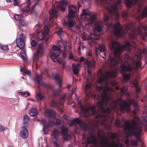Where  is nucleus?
<instances>
[{
    "instance_id": "f257e3e1",
    "label": "nucleus",
    "mask_w": 147,
    "mask_h": 147,
    "mask_svg": "<svg viewBox=\"0 0 147 147\" xmlns=\"http://www.w3.org/2000/svg\"><path fill=\"white\" fill-rule=\"evenodd\" d=\"M100 77L98 80V82L101 84L102 85L97 86V89L99 90H103L102 92L100 95L95 94L93 99L96 101V106H89L88 108L86 105L81 101L78 102V106L81 110V114L83 117L87 118L90 115H94L96 123H100L106 126L108 121V117L98 114L97 111L101 113H110L111 111H117L118 107L120 108L121 112L123 113L128 112L129 111V107L131 104L135 107L133 111L134 114H136L138 111L139 109L137 102L130 100L128 102L112 100L109 97L108 93L110 88L108 86L109 79L113 74H100Z\"/></svg>"
},
{
    "instance_id": "f03ea898",
    "label": "nucleus",
    "mask_w": 147,
    "mask_h": 147,
    "mask_svg": "<svg viewBox=\"0 0 147 147\" xmlns=\"http://www.w3.org/2000/svg\"><path fill=\"white\" fill-rule=\"evenodd\" d=\"M124 129L126 132V137L128 138L132 136H134L136 140H132L131 143L134 146L139 145V142L141 141L140 138L142 130V125L139 123L135 120L133 121L130 124L128 120H126L124 122Z\"/></svg>"
},
{
    "instance_id": "7ed1b4c3",
    "label": "nucleus",
    "mask_w": 147,
    "mask_h": 147,
    "mask_svg": "<svg viewBox=\"0 0 147 147\" xmlns=\"http://www.w3.org/2000/svg\"><path fill=\"white\" fill-rule=\"evenodd\" d=\"M141 57L139 55L138 57L131 58L127 60L123 64H121L120 71L121 74H123L126 71L132 72L141 67V63L140 59Z\"/></svg>"
},
{
    "instance_id": "20e7f679",
    "label": "nucleus",
    "mask_w": 147,
    "mask_h": 147,
    "mask_svg": "<svg viewBox=\"0 0 147 147\" xmlns=\"http://www.w3.org/2000/svg\"><path fill=\"white\" fill-rule=\"evenodd\" d=\"M69 13L68 18H69L66 23V25L68 28L69 30H72V28L76 24L75 21L71 19V18L75 17V12L76 11V7L72 5H68Z\"/></svg>"
},
{
    "instance_id": "39448f33",
    "label": "nucleus",
    "mask_w": 147,
    "mask_h": 147,
    "mask_svg": "<svg viewBox=\"0 0 147 147\" xmlns=\"http://www.w3.org/2000/svg\"><path fill=\"white\" fill-rule=\"evenodd\" d=\"M42 74H36L35 76V78H32V79L34 80L35 82H36L39 86H44L47 87L51 90L55 96H59L60 91L59 89H54L51 88L49 85H46L44 82H42Z\"/></svg>"
},
{
    "instance_id": "423d86ee",
    "label": "nucleus",
    "mask_w": 147,
    "mask_h": 147,
    "mask_svg": "<svg viewBox=\"0 0 147 147\" xmlns=\"http://www.w3.org/2000/svg\"><path fill=\"white\" fill-rule=\"evenodd\" d=\"M101 23L99 21H97L95 23L94 29V34L91 33L89 36H84V35L82 37L83 39L85 40H90L92 41H94L95 39H99V37L98 35L94 34L97 31L98 32H100L102 29V27L101 25Z\"/></svg>"
},
{
    "instance_id": "0eeeda50",
    "label": "nucleus",
    "mask_w": 147,
    "mask_h": 147,
    "mask_svg": "<svg viewBox=\"0 0 147 147\" xmlns=\"http://www.w3.org/2000/svg\"><path fill=\"white\" fill-rule=\"evenodd\" d=\"M100 147H122V145L119 142H115L113 141L111 143H109V141L108 138L105 135L102 136V138L100 140Z\"/></svg>"
},
{
    "instance_id": "6e6552de",
    "label": "nucleus",
    "mask_w": 147,
    "mask_h": 147,
    "mask_svg": "<svg viewBox=\"0 0 147 147\" xmlns=\"http://www.w3.org/2000/svg\"><path fill=\"white\" fill-rule=\"evenodd\" d=\"M52 49L53 50L51 53L50 58L53 61H58L61 63L59 59L60 48L54 45L52 47Z\"/></svg>"
},
{
    "instance_id": "1a4fd4ad",
    "label": "nucleus",
    "mask_w": 147,
    "mask_h": 147,
    "mask_svg": "<svg viewBox=\"0 0 147 147\" xmlns=\"http://www.w3.org/2000/svg\"><path fill=\"white\" fill-rule=\"evenodd\" d=\"M61 123V120L56 118H54L53 121L52 120H49L48 124L46 123V122L44 120L40 122V124L43 126V131L45 132L47 131L48 127L54 125H59Z\"/></svg>"
},
{
    "instance_id": "9d476101",
    "label": "nucleus",
    "mask_w": 147,
    "mask_h": 147,
    "mask_svg": "<svg viewBox=\"0 0 147 147\" xmlns=\"http://www.w3.org/2000/svg\"><path fill=\"white\" fill-rule=\"evenodd\" d=\"M80 62L85 61L86 62L85 66L86 69L85 70H86L88 74H91L92 70L93 69L95 66V62L94 61H88L87 59H85L83 57H81L80 59Z\"/></svg>"
},
{
    "instance_id": "9b49d317",
    "label": "nucleus",
    "mask_w": 147,
    "mask_h": 147,
    "mask_svg": "<svg viewBox=\"0 0 147 147\" xmlns=\"http://www.w3.org/2000/svg\"><path fill=\"white\" fill-rule=\"evenodd\" d=\"M88 134L87 138V141L88 144L93 143L96 144L97 142L96 135L93 130L88 128L86 131Z\"/></svg>"
},
{
    "instance_id": "f8f14e48",
    "label": "nucleus",
    "mask_w": 147,
    "mask_h": 147,
    "mask_svg": "<svg viewBox=\"0 0 147 147\" xmlns=\"http://www.w3.org/2000/svg\"><path fill=\"white\" fill-rule=\"evenodd\" d=\"M81 15L82 16H84L87 19V22L90 24H92L96 18V15L87 13L84 9L83 10L82 13L81 14Z\"/></svg>"
},
{
    "instance_id": "ddd939ff",
    "label": "nucleus",
    "mask_w": 147,
    "mask_h": 147,
    "mask_svg": "<svg viewBox=\"0 0 147 147\" xmlns=\"http://www.w3.org/2000/svg\"><path fill=\"white\" fill-rule=\"evenodd\" d=\"M49 32V30L47 25L44 26V31H38L37 32V38L38 40H40L43 39L45 37L47 36Z\"/></svg>"
},
{
    "instance_id": "4468645a",
    "label": "nucleus",
    "mask_w": 147,
    "mask_h": 147,
    "mask_svg": "<svg viewBox=\"0 0 147 147\" xmlns=\"http://www.w3.org/2000/svg\"><path fill=\"white\" fill-rule=\"evenodd\" d=\"M95 52L96 55H98L99 54L101 57L104 59L106 58L105 47L104 45L100 44L98 47L96 48Z\"/></svg>"
},
{
    "instance_id": "2eb2a0df",
    "label": "nucleus",
    "mask_w": 147,
    "mask_h": 147,
    "mask_svg": "<svg viewBox=\"0 0 147 147\" xmlns=\"http://www.w3.org/2000/svg\"><path fill=\"white\" fill-rule=\"evenodd\" d=\"M53 136L52 139V142L55 147H59L58 144V136L59 134V131L57 129L54 130L52 132Z\"/></svg>"
},
{
    "instance_id": "dca6fc26",
    "label": "nucleus",
    "mask_w": 147,
    "mask_h": 147,
    "mask_svg": "<svg viewBox=\"0 0 147 147\" xmlns=\"http://www.w3.org/2000/svg\"><path fill=\"white\" fill-rule=\"evenodd\" d=\"M26 36L23 33H21L20 35V37L18 38L16 40V43L17 46L20 49H21L24 47L25 45V39Z\"/></svg>"
},
{
    "instance_id": "f3484780",
    "label": "nucleus",
    "mask_w": 147,
    "mask_h": 147,
    "mask_svg": "<svg viewBox=\"0 0 147 147\" xmlns=\"http://www.w3.org/2000/svg\"><path fill=\"white\" fill-rule=\"evenodd\" d=\"M69 3V2L67 0H61L57 3V5L58 8H59L62 12H64Z\"/></svg>"
},
{
    "instance_id": "a211bd4d",
    "label": "nucleus",
    "mask_w": 147,
    "mask_h": 147,
    "mask_svg": "<svg viewBox=\"0 0 147 147\" xmlns=\"http://www.w3.org/2000/svg\"><path fill=\"white\" fill-rule=\"evenodd\" d=\"M66 99V95H63L60 99L59 102L57 103V101L54 100H53L51 102V106L53 107H58L60 105H63Z\"/></svg>"
},
{
    "instance_id": "6ab92c4d",
    "label": "nucleus",
    "mask_w": 147,
    "mask_h": 147,
    "mask_svg": "<svg viewBox=\"0 0 147 147\" xmlns=\"http://www.w3.org/2000/svg\"><path fill=\"white\" fill-rule=\"evenodd\" d=\"M58 10L57 8H53L49 12L50 19L54 24H55L56 22L53 21L52 19L54 17L56 18L58 16Z\"/></svg>"
},
{
    "instance_id": "aec40b11",
    "label": "nucleus",
    "mask_w": 147,
    "mask_h": 147,
    "mask_svg": "<svg viewBox=\"0 0 147 147\" xmlns=\"http://www.w3.org/2000/svg\"><path fill=\"white\" fill-rule=\"evenodd\" d=\"M44 49L43 48L42 45V44H39L36 53V59L38 60L39 57H42L44 53Z\"/></svg>"
},
{
    "instance_id": "412c9836",
    "label": "nucleus",
    "mask_w": 147,
    "mask_h": 147,
    "mask_svg": "<svg viewBox=\"0 0 147 147\" xmlns=\"http://www.w3.org/2000/svg\"><path fill=\"white\" fill-rule=\"evenodd\" d=\"M36 98L37 100L39 101L43 100L45 98L44 93L40 89L39 87L38 91L36 92Z\"/></svg>"
},
{
    "instance_id": "4be33fe9",
    "label": "nucleus",
    "mask_w": 147,
    "mask_h": 147,
    "mask_svg": "<svg viewBox=\"0 0 147 147\" xmlns=\"http://www.w3.org/2000/svg\"><path fill=\"white\" fill-rule=\"evenodd\" d=\"M61 132L64 139L68 140L70 139V136L68 133V129L67 128L63 127L61 129Z\"/></svg>"
},
{
    "instance_id": "5701e85b",
    "label": "nucleus",
    "mask_w": 147,
    "mask_h": 147,
    "mask_svg": "<svg viewBox=\"0 0 147 147\" xmlns=\"http://www.w3.org/2000/svg\"><path fill=\"white\" fill-rule=\"evenodd\" d=\"M83 84L82 86L84 88L85 91L89 92L91 88V83L89 81L87 80Z\"/></svg>"
},
{
    "instance_id": "b1692460",
    "label": "nucleus",
    "mask_w": 147,
    "mask_h": 147,
    "mask_svg": "<svg viewBox=\"0 0 147 147\" xmlns=\"http://www.w3.org/2000/svg\"><path fill=\"white\" fill-rule=\"evenodd\" d=\"M139 80V79H138V78H136L133 81V84L135 87L136 93L137 94L140 93L141 90L140 87L138 85V81Z\"/></svg>"
},
{
    "instance_id": "393cba45",
    "label": "nucleus",
    "mask_w": 147,
    "mask_h": 147,
    "mask_svg": "<svg viewBox=\"0 0 147 147\" xmlns=\"http://www.w3.org/2000/svg\"><path fill=\"white\" fill-rule=\"evenodd\" d=\"M48 76H50V75H52L53 76V78H50L51 79L53 78L55 81L57 82L58 85L59 86V88L61 87V83L62 82V79L61 77L59 76L58 75H56L55 76H54V74H47Z\"/></svg>"
},
{
    "instance_id": "a878e982",
    "label": "nucleus",
    "mask_w": 147,
    "mask_h": 147,
    "mask_svg": "<svg viewBox=\"0 0 147 147\" xmlns=\"http://www.w3.org/2000/svg\"><path fill=\"white\" fill-rule=\"evenodd\" d=\"M81 63H74L72 64L73 71L74 74H78L79 71L80 69Z\"/></svg>"
},
{
    "instance_id": "bb28decb",
    "label": "nucleus",
    "mask_w": 147,
    "mask_h": 147,
    "mask_svg": "<svg viewBox=\"0 0 147 147\" xmlns=\"http://www.w3.org/2000/svg\"><path fill=\"white\" fill-rule=\"evenodd\" d=\"M46 115L50 118H52L55 116L54 111L52 109H48L45 112Z\"/></svg>"
},
{
    "instance_id": "cd10ccee",
    "label": "nucleus",
    "mask_w": 147,
    "mask_h": 147,
    "mask_svg": "<svg viewBox=\"0 0 147 147\" xmlns=\"http://www.w3.org/2000/svg\"><path fill=\"white\" fill-rule=\"evenodd\" d=\"M21 136L24 138H27L28 135V130L25 127H23L22 129L20 132Z\"/></svg>"
},
{
    "instance_id": "c85d7f7f",
    "label": "nucleus",
    "mask_w": 147,
    "mask_h": 147,
    "mask_svg": "<svg viewBox=\"0 0 147 147\" xmlns=\"http://www.w3.org/2000/svg\"><path fill=\"white\" fill-rule=\"evenodd\" d=\"M30 0H26V1L24 3V5L26 6L27 9L23 11V13H28L29 10L30 9V8L29 7L31 4L30 2Z\"/></svg>"
},
{
    "instance_id": "c756f323",
    "label": "nucleus",
    "mask_w": 147,
    "mask_h": 147,
    "mask_svg": "<svg viewBox=\"0 0 147 147\" xmlns=\"http://www.w3.org/2000/svg\"><path fill=\"white\" fill-rule=\"evenodd\" d=\"M108 136L109 138L113 140L117 137L118 134L117 133L111 132L108 133Z\"/></svg>"
},
{
    "instance_id": "7c9ffc66",
    "label": "nucleus",
    "mask_w": 147,
    "mask_h": 147,
    "mask_svg": "<svg viewBox=\"0 0 147 147\" xmlns=\"http://www.w3.org/2000/svg\"><path fill=\"white\" fill-rule=\"evenodd\" d=\"M29 117L27 115H24L23 117V124L26 125L27 124L29 121Z\"/></svg>"
},
{
    "instance_id": "2f4dec72",
    "label": "nucleus",
    "mask_w": 147,
    "mask_h": 147,
    "mask_svg": "<svg viewBox=\"0 0 147 147\" xmlns=\"http://www.w3.org/2000/svg\"><path fill=\"white\" fill-rule=\"evenodd\" d=\"M30 114L31 116H34L38 114V111L35 109H32L30 110Z\"/></svg>"
},
{
    "instance_id": "473e14b6",
    "label": "nucleus",
    "mask_w": 147,
    "mask_h": 147,
    "mask_svg": "<svg viewBox=\"0 0 147 147\" xmlns=\"http://www.w3.org/2000/svg\"><path fill=\"white\" fill-rule=\"evenodd\" d=\"M20 54L22 57L23 60H26L27 59V57L25 52L23 50H22L20 52Z\"/></svg>"
},
{
    "instance_id": "72a5a7b5",
    "label": "nucleus",
    "mask_w": 147,
    "mask_h": 147,
    "mask_svg": "<svg viewBox=\"0 0 147 147\" xmlns=\"http://www.w3.org/2000/svg\"><path fill=\"white\" fill-rule=\"evenodd\" d=\"M114 125L115 126L117 127H121L120 121L119 119H116L115 121Z\"/></svg>"
},
{
    "instance_id": "f704fd0d",
    "label": "nucleus",
    "mask_w": 147,
    "mask_h": 147,
    "mask_svg": "<svg viewBox=\"0 0 147 147\" xmlns=\"http://www.w3.org/2000/svg\"><path fill=\"white\" fill-rule=\"evenodd\" d=\"M124 80L125 81L128 80L130 78V74H122Z\"/></svg>"
},
{
    "instance_id": "c9c22d12",
    "label": "nucleus",
    "mask_w": 147,
    "mask_h": 147,
    "mask_svg": "<svg viewBox=\"0 0 147 147\" xmlns=\"http://www.w3.org/2000/svg\"><path fill=\"white\" fill-rule=\"evenodd\" d=\"M74 123H76L79 124L80 125V127H81V121L79 119H78L77 118H75L73 119Z\"/></svg>"
},
{
    "instance_id": "e433bc0d",
    "label": "nucleus",
    "mask_w": 147,
    "mask_h": 147,
    "mask_svg": "<svg viewBox=\"0 0 147 147\" xmlns=\"http://www.w3.org/2000/svg\"><path fill=\"white\" fill-rule=\"evenodd\" d=\"M22 16L19 15H16L14 16V18L16 20L21 21L22 20Z\"/></svg>"
},
{
    "instance_id": "4c0bfd02",
    "label": "nucleus",
    "mask_w": 147,
    "mask_h": 147,
    "mask_svg": "<svg viewBox=\"0 0 147 147\" xmlns=\"http://www.w3.org/2000/svg\"><path fill=\"white\" fill-rule=\"evenodd\" d=\"M20 93L22 96H24V97H26L30 95L29 93L27 92H20Z\"/></svg>"
},
{
    "instance_id": "58836bf2",
    "label": "nucleus",
    "mask_w": 147,
    "mask_h": 147,
    "mask_svg": "<svg viewBox=\"0 0 147 147\" xmlns=\"http://www.w3.org/2000/svg\"><path fill=\"white\" fill-rule=\"evenodd\" d=\"M37 43L34 40H32L30 42V44L32 47H35L37 45Z\"/></svg>"
},
{
    "instance_id": "ea45409f",
    "label": "nucleus",
    "mask_w": 147,
    "mask_h": 147,
    "mask_svg": "<svg viewBox=\"0 0 147 147\" xmlns=\"http://www.w3.org/2000/svg\"><path fill=\"white\" fill-rule=\"evenodd\" d=\"M20 70L21 72H22V71L23 72V74H30L31 73V71L29 70H28L26 69H23V70L22 67H21L20 69Z\"/></svg>"
},
{
    "instance_id": "a19ab883",
    "label": "nucleus",
    "mask_w": 147,
    "mask_h": 147,
    "mask_svg": "<svg viewBox=\"0 0 147 147\" xmlns=\"http://www.w3.org/2000/svg\"><path fill=\"white\" fill-rule=\"evenodd\" d=\"M122 16L123 18H125L128 17V15L127 12L123 11L122 13Z\"/></svg>"
},
{
    "instance_id": "79ce46f5",
    "label": "nucleus",
    "mask_w": 147,
    "mask_h": 147,
    "mask_svg": "<svg viewBox=\"0 0 147 147\" xmlns=\"http://www.w3.org/2000/svg\"><path fill=\"white\" fill-rule=\"evenodd\" d=\"M57 34L60 37H61L63 35V32L61 30H59L57 32Z\"/></svg>"
},
{
    "instance_id": "37998d69",
    "label": "nucleus",
    "mask_w": 147,
    "mask_h": 147,
    "mask_svg": "<svg viewBox=\"0 0 147 147\" xmlns=\"http://www.w3.org/2000/svg\"><path fill=\"white\" fill-rule=\"evenodd\" d=\"M0 49L3 50H8V47L7 46H3L0 45Z\"/></svg>"
},
{
    "instance_id": "c03bdc74",
    "label": "nucleus",
    "mask_w": 147,
    "mask_h": 147,
    "mask_svg": "<svg viewBox=\"0 0 147 147\" xmlns=\"http://www.w3.org/2000/svg\"><path fill=\"white\" fill-rule=\"evenodd\" d=\"M141 26L142 28L145 30L147 31V25L145 23H144L142 24Z\"/></svg>"
},
{
    "instance_id": "a18cd8bd",
    "label": "nucleus",
    "mask_w": 147,
    "mask_h": 147,
    "mask_svg": "<svg viewBox=\"0 0 147 147\" xmlns=\"http://www.w3.org/2000/svg\"><path fill=\"white\" fill-rule=\"evenodd\" d=\"M8 129L7 128L4 127L2 125H0V132L3 131L5 130H7Z\"/></svg>"
},
{
    "instance_id": "49530a36",
    "label": "nucleus",
    "mask_w": 147,
    "mask_h": 147,
    "mask_svg": "<svg viewBox=\"0 0 147 147\" xmlns=\"http://www.w3.org/2000/svg\"><path fill=\"white\" fill-rule=\"evenodd\" d=\"M127 90V88L126 87H123L121 88V93H125Z\"/></svg>"
},
{
    "instance_id": "de8ad7c7",
    "label": "nucleus",
    "mask_w": 147,
    "mask_h": 147,
    "mask_svg": "<svg viewBox=\"0 0 147 147\" xmlns=\"http://www.w3.org/2000/svg\"><path fill=\"white\" fill-rule=\"evenodd\" d=\"M57 44L58 45V46L59 47H57L58 48H60V50H61V47L63 45V43L62 41H59L58 42Z\"/></svg>"
},
{
    "instance_id": "09e8293b",
    "label": "nucleus",
    "mask_w": 147,
    "mask_h": 147,
    "mask_svg": "<svg viewBox=\"0 0 147 147\" xmlns=\"http://www.w3.org/2000/svg\"><path fill=\"white\" fill-rule=\"evenodd\" d=\"M74 56L72 53H70L68 59L69 60L73 59L74 58Z\"/></svg>"
},
{
    "instance_id": "8fccbe9b",
    "label": "nucleus",
    "mask_w": 147,
    "mask_h": 147,
    "mask_svg": "<svg viewBox=\"0 0 147 147\" xmlns=\"http://www.w3.org/2000/svg\"><path fill=\"white\" fill-rule=\"evenodd\" d=\"M13 1L14 3V5L16 6L18 5V3L17 2L16 0H13Z\"/></svg>"
},
{
    "instance_id": "3c124183",
    "label": "nucleus",
    "mask_w": 147,
    "mask_h": 147,
    "mask_svg": "<svg viewBox=\"0 0 147 147\" xmlns=\"http://www.w3.org/2000/svg\"><path fill=\"white\" fill-rule=\"evenodd\" d=\"M63 57L64 58H65L67 55V53L66 51L64 52L63 53Z\"/></svg>"
},
{
    "instance_id": "603ef678",
    "label": "nucleus",
    "mask_w": 147,
    "mask_h": 147,
    "mask_svg": "<svg viewBox=\"0 0 147 147\" xmlns=\"http://www.w3.org/2000/svg\"><path fill=\"white\" fill-rule=\"evenodd\" d=\"M129 140L128 139H126L125 141V143L127 145H128L129 143Z\"/></svg>"
},
{
    "instance_id": "864d4df0",
    "label": "nucleus",
    "mask_w": 147,
    "mask_h": 147,
    "mask_svg": "<svg viewBox=\"0 0 147 147\" xmlns=\"http://www.w3.org/2000/svg\"><path fill=\"white\" fill-rule=\"evenodd\" d=\"M62 65V66L63 67H64L66 65V63L65 62L62 61L61 63Z\"/></svg>"
},
{
    "instance_id": "5fc2aeb1",
    "label": "nucleus",
    "mask_w": 147,
    "mask_h": 147,
    "mask_svg": "<svg viewBox=\"0 0 147 147\" xmlns=\"http://www.w3.org/2000/svg\"><path fill=\"white\" fill-rule=\"evenodd\" d=\"M102 69H100L99 70V72L98 74H103V72L102 71Z\"/></svg>"
},
{
    "instance_id": "6e6d98bb",
    "label": "nucleus",
    "mask_w": 147,
    "mask_h": 147,
    "mask_svg": "<svg viewBox=\"0 0 147 147\" xmlns=\"http://www.w3.org/2000/svg\"><path fill=\"white\" fill-rule=\"evenodd\" d=\"M68 49L69 50L71 49L72 48V45H69L68 46Z\"/></svg>"
},
{
    "instance_id": "4d7b16f0",
    "label": "nucleus",
    "mask_w": 147,
    "mask_h": 147,
    "mask_svg": "<svg viewBox=\"0 0 147 147\" xmlns=\"http://www.w3.org/2000/svg\"><path fill=\"white\" fill-rule=\"evenodd\" d=\"M81 47H79L78 49V51L79 53H80Z\"/></svg>"
},
{
    "instance_id": "13d9d810",
    "label": "nucleus",
    "mask_w": 147,
    "mask_h": 147,
    "mask_svg": "<svg viewBox=\"0 0 147 147\" xmlns=\"http://www.w3.org/2000/svg\"><path fill=\"white\" fill-rule=\"evenodd\" d=\"M88 54L89 56H91L92 54L91 52L90 51H89Z\"/></svg>"
},
{
    "instance_id": "bf43d9fd",
    "label": "nucleus",
    "mask_w": 147,
    "mask_h": 147,
    "mask_svg": "<svg viewBox=\"0 0 147 147\" xmlns=\"http://www.w3.org/2000/svg\"><path fill=\"white\" fill-rule=\"evenodd\" d=\"M73 59L75 61H77L78 60V58L77 57H74V58Z\"/></svg>"
},
{
    "instance_id": "052dcab7",
    "label": "nucleus",
    "mask_w": 147,
    "mask_h": 147,
    "mask_svg": "<svg viewBox=\"0 0 147 147\" xmlns=\"http://www.w3.org/2000/svg\"><path fill=\"white\" fill-rule=\"evenodd\" d=\"M75 91V88H73L72 90V92L73 93H74Z\"/></svg>"
},
{
    "instance_id": "680f3d73",
    "label": "nucleus",
    "mask_w": 147,
    "mask_h": 147,
    "mask_svg": "<svg viewBox=\"0 0 147 147\" xmlns=\"http://www.w3.org/2000/svg\"><path fill=\"white\" fill-rule=\"evenodd\" d=\"M129 56L128 54H126L125 55V58L126 59H128L129 58Z\"/></svg>"
},
{
    "instance_id": "e2e57ef3",
    "label": "nucleus",
    "mask_w": 147,
    "mask_h": 147,
    "mask_svg": "<svg viewBox=\"0 0 147 147\" xmlns=\"http://www.w3.org/2000/svg\"><path fill=\"white\" fill-rule=\"evenodd\" d=\"M85 1L87 2L88 3H90V1L91 0H84Z\"/></svg>"
},
{
    "instance_id": "0e129e2a",
    "label": "nucleus",
    "mask_w": 147,
    "mask_h": 147,
    "mask_svg": "<svg viewBox=\"0 0 147 147\" xmlns=\"http://www.w3.org/2000/svg\"><path fill=\"white\" fill-rule=\"evenodd\" d=\"M74 94V93H72V92H71V93H69V97H71L72 96V94Z\"/></svg>"
},
{
    "instance_id": "69168bd1",
    "label": "nucleus",
    "mask_w": 147,
    "mask_h": 147,
    "mask_svg": "<svg viewBox=\"0 0 147 147\" xmlns=\"http://www.w3.org/2000/svg\"><path fill=\"white\" fill-rule=\"evenodd\" d=\"M98 136L99 138H100L101 137V135L99 133L98 131L97 132Z\"/></svg>"
},
{
    "instance_id": "338daca9",
    "label": "nucleus",
    "mask_w": 147,
    "mask_h": 147,
    "mask_svg": "<svg viewBox=\"0 0 147 147\" xmlns=\"http://www.w3.org/2000/svg\"><path fill=\"white\" fill-rule=\"evenodd\" d=\"M71 84H69L67 86V88H69L71 87Z\"/></svg>"
},
{
    "instance_id": "774afa93",
    "label": "nucleus",
    "mask_w": 147,
    "mask_h": 147,
    "mask_svg": "<svg viewBox=\"0 0 147 147\" xmlns=\"http://www.w3.org/2000/svg\"><path fill=\"white\" fill-rule=\"evenodd\" d=\"M78 8H80L81 6V5H80V4L79 3V2H78Z\"/></svg>"
}]
</instances>
